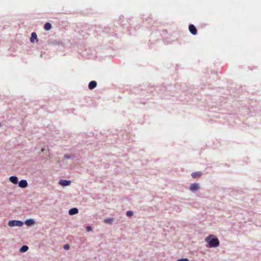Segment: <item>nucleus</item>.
Wrapping results in <instances>:
<instances>
[{
    "instance_id": "nucleus-3",
    "label": "nucleus",
    "mask_w": 261,
    "mask_h": 261,
    "mask_svg": "<svg viewBox=\"0 0 261 261\" xmlns=\"http://www.w3.org/2000/svg\"><path fill=\"white\" fill-rule=\"evenodd\" d=\"M189 30L192 35H195L197 34V29L194 25L190 24L189 27Z\"/></svg>"
},
{
    "instance_id": "nucleus-16",
    "label": "nucleus",
    "mask_w": 261,
    "mask_h": 261,
    "mask_svg": "<svg viewBox=\"0 0 261 261\" xmlns=\"http://www.w3.org/2000/svg\"><path fill=\"white\" fill-rule=\"evenodd\" d=\"M126 215L127 216L130 217L133 215V212L130 211H128L126 212Z\"/></svg>"
},
{
    "instance_id": "nucleus-20",
    "label": "nucleus",
    "mask_w": 261,
    "mask_h": 261,
    "mask_svg": "<svg viewBox=\"0 0 261 261\" xmlns=\"http://www.w3.org/2000/svg\"><path fill=\"white\" fill-rule=\"evenodd\" d=\"M65 157L66 158V159H69V156L68 155H65Z\"/></svg>"
},
{
    "instance_id": "nucleus-12",
    "label": "nucleus",
    "mask_w": 261,
    "mask_h": 261,
    "mask_svg": "<svg viewBox=\"0 0 261 261\" xmlns=\"http://www.w3.org/2000/svg\"><path fill=\"white\" fill-rule=\"evenodd\" d=\"M201 175V173L200 172H195L192 174V176L193 178L199 177Z\"/></svg>"
},
{
    "instance_id": "nucleus-9",
    "label": "nucleus",
    "mask_w": 261,
    "mask_h": 261,
    "mask_svg": "<svg viewBox=\"0 0 261 261\" xmlns=\"http://www.w3.org/2000/svg\"><path fill=\"white\" fill-rule=\"evenodd\" d=\"M78 209L77 208H72L69 211V214L70 215H73L78 213Z\"/></svg>"
},
{
    "instance_id": "nucleus-8",
    "label": "nucleus",
    "mask_w": 261,
    "mask_h": 261,
    "mask_svg": "<svg viewBox=\"0 0 261 261\" xmlns=\"http://www.w3.org/2000/svg\"><path fill=\"white\" fill-rule=\"evenodd\" d=\"M9 180L14 184H17L18 183V178L16 176H11L9 178Z\"/></svg>"
},
{
    "instance_id": "nucleus-11",
    "label": "nucleus",
    "mask_w": 261,
    "mask_h": 261,
    "mask_svg": "<svg viewBox=\"0 0 261 261\" xmlns=\"http://www.w3.org/2000/svg\"><path fill=\"white\" fill-rule=\"evenodd\" d=\"M44 28L46 31H49L51 28V25L49 22H46L44 26Z\"/></svg>"
},
{
    "instance_id": "nucleus-21",
    "label": "nucleus",
    "mask_w": 261,
    "mask_h": 261,
    "mask_svg": "<svg viewBox=\"0 0 261 261\" xmlns=\"http://www.w3.org/2000/svg\"><path fill=\"white\" fill-rule=\"evenodd\" d=\"M44 151V148H42V150H41V151L42 152H43Z\"/></svg>"
},
{
    "instance_id": "nucleus-5",
    "label": "nucleus",
    "mask_w": 261,
    "mask_h": 261,
    "mask_svg": "<svg viewBox=\"0 0 261 261\" xmlns=\"http://www.w3.org/2000/svg\"><path fill=\"white\" fill-rule=\"evenodd\" d=\"M71 182L70 180L61 179L59 181V184L63 186H67L70 184Z\"/></svg>"
},
{
    "instance_id": "nucleus-17",
    "label": "nucleus",
    "mask_w": 261,
    "mask_h": 261,
    "mask_svg": "<svg viewBox=\"0 0 261 261\" xmlns=\"http://www.w3.org/2000/svg\"><path fill=\"white\" fill-rule=\"evenodd\" d=\"M63 248L65 250H68L70 248V246L68 244H65L64 245Z\"/></svg>"
},
{
    "instance_id": "nucleus-10",
    "label": "nucleus",
    "mask_w": 261,
    "mask_h": 261,
    "mask_svg": "<svg viewBox=\"0 0 261 261\" xmlns=\"http://www.w3.org/2000/svg\"><path fill=\"white\" fill-rule=\"evenodd\" d=\"M37 34H36V33H35V32L32 33L31 34V37L30 38L31 42H34L35 39L37 40Z\"/></svg>"
},
{
    "instance_id": "nucleus-4",
    "label": "nucleus",
    "mask_w": 261,
    "mask_h": 261,
    "mask_svg": "<svg viewBox=\"0 0 261 261\" xmlns=\"http://www.w3.org/2000/svg\"><path fill=\"white\" fill-rule=\"evenodd\" d=\"M18 185L19 187L24 188L28 186V182L25 180L22 179L19 182Z\"/></svg>"
},
{
    "instance_id": "nucleus-19",
    "label": "nucleus",
    "mask_w": 261,
    "mask_h": 261,
    "mask_svg": "<svg viewBox=\"0 0 261 261\" xmlns=\"http://www.w3.org/2000/svg\"><path fill=\"white\" fill-rule=\"evenodd\" d=\"M86 229H87V231H88L92 230V228L89 226H87L86 227Z\"/></svg>"
},
{
    "instance_id": "nucleus-15",
    "label": "nucleus",
    "mask_w": 261,
    "mask_h": 261,
    "mask_svg": "<svg viewBox=\"0 0 261 261\" xmlns=\"http://www.w3.org/2000/svg\"><path fill=\"white\" fill-rule=\"evenodd\" d=\"M113 221V219H112V218H108V219H106L104 220V222L106 223H111Z\"/></svg>"
},
{
    "instance_id": "nucleus-14",
    "label": "nucleus",
    "mask_w": 261,
    "mask_h": 261,
    "mask_svg": "<svg viewBox=\"0 0 261 261\" xmlns=\"http://www.w3.org/2000/svg\"><path fill=\"white\" fill-rule=\"evenodd\" d=\"M25 224L28 225H33L34 224V221L32 219H29V220H27L25 221Z\"/></svg>"
},
{
    "instance_id": "nucleus-2",
    "label": "nucleus",
    "mask_w": 261,
    "mask_h": 261,
    "mask_svg": "<svg viewBox=\"0 0 261 261\" xmlns=\"http://www.w3.org/2000/svg\"><path fill=\"white\" fill-rule=\"evenodd\" d=\"M23 225V223L18 220H11L8 222V225L10 227H13L15 226H21Z\"/></svg>"
},
{
    "instance_id": "nucleus-7",
    "label": "nucleus",
    "mask_w": 261,
    "mask_h": 261,
    "mask_svg": "<svg viewBox=\"0 0 261 261\" xmlns=\"http://www.w3.org/2000/svg\"><path fill=\"white\" fill-rule=\"evenodd\" d=\"M199 188V185L198 184H194L191 185L190 189L192 191H195Z\"/></svg>"
},
{
    "instance_id": "nucleus-6",
    "label": "nucleus",
    "mask_w": 261,
    "mask_h": 261,
    "mask_svg": "<svg viewBox=\"0 0 261 261\" xmlns=\"http://www.w3.org/2000/svg\"><path fill=\"white\" fill-rule=\"evenodd\" d=\"M96 85H97V83L94 81H92L89 83V85H88V88L89 89L92 90V89H94V88H95L96 87Z\"/></svg>"
},
{
    "instance_id": "nucleus-13",
    "label": "nucleus",
    "mask_w": 261,
    "mask_h": 261,
    "mask_svg": "<svg viewBox=\"0 0 261 261\" xmlns=\"http://www.w3.org/2000/svg\"><path fill=\"white\" fill-rule=\"evenodd\" d=\"M28 249L29 247L27 246L24 245L20 248L19 251L20 252L23 253L27 251L28 250Z\"/></svg>"
},
{
    "instance_id": "nucleus-1",
    "label": "nucleus",
    "mask_w": 261,
    "mask_h": 261,
    "mask_svg": "<svg viewBox=\"0 0 261 261\" xmlns=\"http://www.w3.org/2000/svg\"><path fill=\"white\" fill-rule=\"evenodd\" d=\"M206 242L208 243V247L211 248L216 247L219 245V241L217 238H215L213 235H210L205 239Z\"/></svg>"
},
{
    "instance_id": "nucleus-18",
    "label": "nucleus",
    "mask_w": 261,
    "mask_h": 261,
    "mask_svg": "<svg viewBox=\"0 0 261 261\" xmlns=\"http://www.w3.org/2000/svg\"><path fill=\"white\" fill-rule=\"evenodd\" d=\"M176 261H189L188 258H181L177 260Z\"/></svg>"
}]
</instances>
